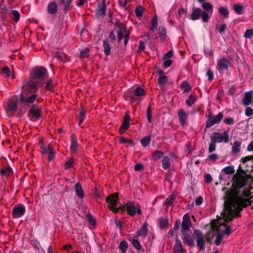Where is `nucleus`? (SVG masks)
<instances>
[{"label":"nucleus","mask_w":253,"mask_h":253,"mask_svg":"<svg viewBox=\"0 0 253 253\" xmlns=\"http://www.w3.org/2000/svg\"><path fill=\"white\" fill-rule=\"evenodd\" d=\"M252 175L247 174L240 165L232 179L231 189L225 193L223 197V206L228 217L239 215L238 212L250 205V201L247 198L251 194L248 189V183Z\"/></svg>","instance_id":"nucleus-1"},{"label":"nucleus","mask_w":253,"mask_h":253,"mask_svg":"<svg viewBox=\"0 0 253 253\" xmlns=\"http://www.w3.org/2000/svg\"><path fill=\"white\" fill-rule=\"evenodd\" d=\"M119 194L114 193L110 194L106 198L109 209L114 213H118L120 210L125 211L130 216H133L136 214L140 215L141 211L140 205H135L133 202H128L123 206L118 205Z\"/></svg>","instance_id":"nucleus-2"},{"label":"nucleus","mask_w":253,"mask_h":253,"mask_svg":"<svg viewBox=\"0 0 253 253\" xmlns=\"http://www.w3.org/2000/svg\"><path fill=\"white\" fill-rule=\"evenodd\" d=\"M223 211L222 213V218L218 220L217 224L213 225L211 226V228L213 230L218 232L214 241V244L217 246H219L222 242L223 236L224 234L229 235L231 233V228L230 226L228 225V222H231L235 217H240V212L238 213L239 215H236L233 217H229L226 214V210L225 206H223Z\"/></svg>","instance_id":"nucleus-3"},{"label":"nucleus","mask_w":253,"mask_h":253,"mask_svg":"<svg viewBox=\"0 0 253 253\" xmlns=\"http://www.w3.org/2000/svg\"><path fill=\"white\" fill-rule=\"evenodd\" d=\"M210 232H208L204 235L200 229H195L193 233V238L196 241L197 246L200 251H203L205 249V240L208 243H211L212 237H210Z\"/></svg>","instance_id":"nucleus-4"},{"label":"nucleus","mask_w":253,"mask_h":253,"mask_svg":"<svg viewBox=\"0 0 253 253\" xmlns=\"http://www.w3.org/2000/svg\"><path fill=\"white\" fill-rule=\"evenodd\" d=\"M201 17L203 22H207L210 20L211 16L207 12L202 11L199 8L193 7L190 18L193 21L197 20Z\"/></svg>","instance_id":"nucleus-5"},{"label":"nucleus","mask_w":253,"mask_h":253,"mask_svg":"<svg viewBox=\"0 0 253 253\" xmlns=\"http://www.w3.org/2000/svg\"><path fill=\"white\" fill-rule=\"evenodd\" d=\"M38 89L36 80L31 77L29 81L23 85L22 90L23 93L27 94L30 93H35L38 90Z\"/></svg>","instance_id":"nucleus-6"},{"label":"nucleus","mask_w":253,"mask_h":253,"mask_svg":"<svg viewBox=\"0 0 253 253\" xmlns=\"http://www.w3.org/2000/svg\"><path fill=\"white\" fill-rule=\"evenodd\" d=\"M106 10L105 0L98 1L95 10V18L97 19L104 18L106 14Z\"/></svg>","instance_id":"nucleus-7"},{"label":"nucleus","mask_w":253,"mask_h":253,"mask_svg":"<svg viewBox=\"0 0 253 253\" xmlns=\"http://www.w3.org/2000/svg\"><path fill=\"white\" fill-rule=\"evenodd\" d=\"M211 141H214L215 143L224 142L227 143L229 141V135L227 131H224L222 133L219 132H214L212 135L210 136Z\"/></svg>","instance_id":"nucleus-8"},{"label":"nucleus","mask_w":253,"mask_h":253,"mask_svg":"<svg viewBox=\"0 0 253 253\" xmlns=\"http://www.w3.org/2000/svg\"><path fill=\"white\" fill-rule=\"evenodd\" d=\"M28 116L31 121L35 122L42 116V111L37 105H33L28 112Z\"/></svg>","instance_id":"nucleus-9"},{"label":"nucleus","mask_w":253,"mask_h":253,"mask_svg":"<svg viewBox=\"0 0 253 253\" xmlns=\"http://www.w3.org/2000/svg\"><path fill=\"white\" fill-rule=\"evenodd\" d=\"M223 118V113L219 112L216 116L209 115L206 123V128H210L215 124H219Z\"/></svg>","instance_id":"nucleus-10"},{"label":"nucleus","mask_w":253,"mask_h":253,"mask_svg":"<svg viewBox=\"0 0 253 253\" xmlns=\"http://www.w3.org/2000/svg\"><path fill=\"white\" fill-rule=\"evenodd\" d=\"M47 73L46 68L42 66H38L33 69L31 77L36 80H42Z\"/></svg>","instance_id":"nucleus-11"},{"label":"nucleus","mask_w":253,"mask_h":253,"mask_svg":"<svg viewBox=\"0 0 253 253\" xmlns=\"http://www.w3.org/2000/svg\"><path fill=\"white\" fill-rule=\"evenodd\" d=\"M230 65V61L226 58L222 57L217 61L216 69L220 74H223L224 71H227Z\"/></svg>","instance_id":"nucleus-12"},{"label":"nucleus","mask_w":253,"mask_h":253,"mask_svg":"<svg viewBox=\"0 0 253 253\" xmlns=\"http://www.w3.org/2000/svg\"><path fill=\"white\" fill-rule=\"evenodd\" d=\"M181 225V233L186 232V231L189 230L191 226V222L188 213H186L183 215Z\"/></svg>","instance_id":"nucleus-13"},{"label":"nucleus","mask_w":253,"mask_h":253,"mask_svg":"<svg viewBox=\"0 0 253 253\" xmlns=\"http://www.w3.org/2000/svg\"><path fill=\"white\" fill-rule=\"evenodd\" d=\"M115 25L118 35L117 41L118 42H120L124 37L123 32L126 31V26L120 23H116Z\"/></svg>","instance_id":"nucleus-14"},{"label":"nucleus","mask_w":253,"mask_h":253,"mask_svg":"<svg viewBox=\"0 0 253 253\" xmlns=\"http://www.w3.org/2000/svg\"><path fill=\"white\" fill-rule=\"evenodd\" d=\"M130 117L128 113H126L124 117L123 122L119 128L120 133H123L129 127Z\"/></svg>","instance_id":"nucleus-15"},{"label":"nucleus","mask_w":253,"mask_h":253,"mask_svg":"<svg viewBox=\"0 0 253 253\" xmlns=\"http://www.w3.org/2000/svg\"><path fill=\"white\" fill-rule=\"evenodd\" d=\"M242 103L245 106H248L253 103V90H250L245 93Z\"/></svg>","instance_id":"nucleus-16"},{"label":"nucleus","mask_w":253,"mask_h":253,"mask_svg":"<svg viewBox=\"0 0 253 253\" xmlns=\"http://www.w3.org/2000/svg\"><path fill=\"white\" fill-rule=\"evenodd\" d=\"M183 243L188 246L193 247L195 246L192 236L186 232L181 233Z\"/></svg>","instance_id":"nucleus-17"},{"label":"nucleus","mask_w":253,"mask_h":253,"mask_svg":"<svg viewBox=\"0 0 253 253\" xmlns=\"http://www.w3.org/2000/svg\"><path fill=\"white\" fill-rule=\"evenodd\" d=\"M38 97V95L36 94H33L27 98H25L24 95L21 93L20 96V102L22 105H24L25 103L29 104L33 103L36 99Z\"/></svg>","instance_id":"nucleus-18"},{"label":"nucleus","mask_w":253,"mask_h":253,"mask_svg":"<svg viewBox=\"0 0 253 253\" xmlns=\"http://www.w3.org/2000/svg\"><path fill=\"white\" fill-rule=\"evenodd\" d=\"M177 115L180 124L184 126L186 124L187 120V116L185 112L183 109H180L178 110Z\"/></svg>","instance_id":"nucleus-19"},{"label":"nucleus","mask_w":253,"mask_h":253,"mask_svg":"<svg viewBox=\"0 0 253 253\" xmlns=\"http://www.w3.org/2000/svg\"><path fill=\"white\" fill-rule=\"evenodd\" d=\"M47 9L49 14H55L57 12L58 6L55 1H52L48 3Z\"/></svg>","instance_id":"nucleus-20"},{"label":"nucleus","mask_w":253,"mask_h":253,"mask_svg":"<svg viewBox=\"0 0 253 253\" xmlns=\"http://www.w3.org/2000/svg\"><path fill=\"white\" fill-rule=\"evenodd\" d=\"M56 83L53 80L49 79L46 81L44 88L48 91L53 92Z\"/></svg>","instance_id":"nucleus-21"},{"label":"nucleus","mask_w":253,"mask_h":253,"mask_svg":"<svg viewBox=\"0 0 253 253\" xmlns=\"http://www.w3.org/2000/svg\"><path fill=\"white\" fill-rule=\"evenodd\" d=\"M16 110V101L9 100L7 103V113L8 116L12 115V112Z\"/></svg>","instance_id":"nucleus-22"},{"label":"nucleus","mask_w":253,"mask_h":253,"mask_svg":"<svg viewBox=\"0 0 253 253\" xmlns=\"http://www.w3.org/2000/svg\"><path fill=\"white\" fill-rule=\"evenodd\" d=\"M75 191L77 196L80 199L84 197V193L80 182H77L75 185Z\"/></svg>","instance_id":"nucleus-23"},{"label":"nucleus","mask_w":253,"mask_h":253,"mask_svg":"<svg viewBox=\"0 0 253 253\" xmlns=\"http://www.w3.org/2000/svg\"><path fill=\"white\" fill-rule=\"evenodd\" d=\"M173 253H181L183 251L181 242L177 237H176L175 239V243L173 247Z\"/></svg>","instance_id":"nucleus-24"},{"label":"nucleus","mask_w":253,"mask_h":253,"mask_svg":"<svg viewBox=\"0 0 253 253\" xmlns=\"http://www.w3.org/2000/svg\"><path fill=\"white\" fill-rule=\"evenodd\" d=\"M78 139L76 136L73 134L71 135V140L70 149L73 152H76L77 150L78 145L77 144Z\"/></svg>","instance_id":"nucleus-25"},{"label":"nucleus","mask_w":253,"mask_h":253,"mask_svg":"<svg viewBox=\"0 0 253 253\" xmlns=\"http://www.w3.org/2000/svg\"><path fill=\"white\" fill-rule=\"evenodd\" d=\"M72 0H59V4L63 5V10L65 13H67L70 9V5Z\"/></svg>","instance_id":"nucleus-26"},{"label":"nucleus","mask_w":253,"mask_h":253,"mask_svg":"<svg viewBox=\"0 0 253 253\" xmlns=\"http://www.w3.org/2000/svg\"><path fill=\"white\" fill-rule=\"evenodd\" d=\"M201 7L205 10V12L208 13V14H210L209 15H211L213 11V7L210 2H203L201 4Z\"/></svg>","instance_id":"nucleus-27"},{"label":"nucleus","mask_w":253,"mask_h":253,"mask_svg":"<svg viewBox=\"0 0 253 253\" xmlns=\"http://www.w3.org/2000/svg\"><path fill=\"white\" fill-rule=\"evenodd\" d=\"M147 222H145L141 227L137 231V236H145L147 233Z\"/></svg>","instance_id":"nucleus-28"},{"label":"nucleus","mask_w":253,"mask_h":253,"mask_svg":"<svg viewBox=\"0 0 253 253\" xmlns=\"http://www.w3.org/2000/svg\"><path fill=\"white\" fill-rule=\"evenodd\" d=\"M13 170L9 166L5 167L3 169H2L0 170L1 174L6 176H9L13 174Z\"/></svg>","instance_id":"nucleus-29"},{"label":"nucleus","mask_w":253,"mask_h":253,"mask_svg":"<svg viewBox=\"0 0 253 253\" xmlns=\"http://www.w3.org/2000/svg\"><path fill=\"white\" fill-rule=\"evenodd\" d=\"M242 144V141H236L234 142L232 147V152L234 154H237L240 150V146Z\"/></svg>","instance_id":"nucleus-30"},{"label":"nucleus","mask_w":253,"mask_h":253,"mask_svg":"<svg viewBox=\"0 0 253 253\" xmlns=\"http://www.w3.org/2000/svg\"><path fill=\"white\" fill-rule=\"evenodd\" d=\"M162 162V167L164 169H169L170 166V160L169 157L165 156L163 157Z\"/></svg>","instance_id":"nucleus-31"},{"label":"nucleus","mask_w":253,"mask_h":253,"mask_svg":"<svg viewBox=\"0 0 253 253\" xmlns=\"http://www.w3.org/2000/svg\"><path fill=\"white\" fill-rule=\"evenodd\" d=\"M103 47L105 55H109L110 54L111 48L107 41L105 40L103 42Z\"/></svg>","instance_id":"nucleus-32"},{"label":"nucleus","mask_w":253,"mask_h":253,"mask_svg":"<svg viewBox=\"0 0 253 253\" xmlns=\"http://www.w3.org/2000/svg\"><path fill=\"white\" fill-rule=\"evenodd\" d=\"M164 155V153L162 151L160 150H156L152 154V159L154 160L155 161H156L161 158L163 157Z\"/></svg>","instance_id":"nucleus-33"},{"label":"nucleus","mask_w":253,"mask_h":253,"mask_svg":"<svg viewBox=\"0 0 253 253\" xmlns=\"http://www.w3.org/2000/svg\"><path fill=\"white\" fill-rule=\"evenodd\" d=\"M244 158H242L241 159V162L243 163L244 165L245 166V171L249 172V171H253V164H252L251 163V161H248L247 162H246L245 163H244L243 159Z\"/></svg>","instance_id":"nucleus-34"},{"label":"nucleus","mask_w":253,"mask_h":253,"mask_svg":"<svg viewBox=\"0 0 253 253\" xmlns=\"http://www.w3.org/2000/svg\"><path fill=\"white\" fill-rule=\"evenodd\" d=\"M25 212V206L23 205H17V217L22 216Z\"/></svg>","instance_id":"nucleus-35"},{"label":"nucleus","mask_w":253,"mask_h":253,"mask_svg":"<svg viewBox=\"0 0 253 253\" xmlns=\"http://www.w3.org/2000/svg\"><path fill=\"white\" fill-rule=\"evenodd\" d=\"M218 12L221 16H223L224 18H227L229 16V11L226 7L221 6L218 8Z\"/></svg>","instance_id":"nucleus-36"},{"label":"nucleus","mask_w":253,"mask_h":253,"mask_svg":"<svg viewBox=\"0 0 253 253\" xmlns=\"http://www.w3.org/2000/svg\"><path fill=\"white\" fill-rule=\"evenodd\" d=\"M158 32L160 38L161 40L164 41L166 38L167 32L166 28L163 26L160 27L158 29Z\"/></svg>","instance_id":"nucleus-37"},{"label":"nucleus","mask_w":253,"mask_h":253,"mask_svg":"<svg viewBox=\"0 0 253 253\" xmlns=\"http://www.w3.org/2000/svg\"><path fill=\"white\" fill-rule=\"evenodd\" d=\"M181 87L184 92H188L191 89V86L186 81H183L181 84Z\"/></svg>","instance_id":"nucleus-38"},{"label":"nucleus","mask_w":253,"mask_h":253,"mask_svg":"<svg viewBox=\"0 0 253 253\" xmlns=\"http://www.w3.org/2000/svg\"><path fill=\"white\" fill-rule=\"evenodd\" d=\"M130 242H131L133 246L138 251L141 250L142 246L138 240L132 239L131 240H129Z\"/></svg>","instance_id":"nucleus-39"},{"label":"nucleus","mask_w":253,"mask_h":253,"mask_svg":"<svg viewBox=\"0 0 253 253\" xmlns=\"http://www.w3.org/2000/svg\"><path fill=\"white\" fill-rule=\"evenodd\" d=\"M151 141V136L147 135L140 140V142L143 147H146L147 146Z\"/></svg>","instance_id":"nucleus-40"},{"label":"nucleus","mask_w":253,"mask_h":253,"mask_svg":"<svg viewBox=\"0 0 253 253\" xmlns=\"http://www.w3.org/2000/svg\"><path fill=\"white\" fill-rule=\"evenodd\" d=\"M146 94L145 91L140 87H137L134 90L133 95L135 96H140L145 95Z\"/></svg>","instance_id":"nucleus-41"},{"label":"nucleus","mask_w":253,"mask_h":253,"mask_svg":"<svg viewBox=\"0 0 253 253\" xmlns=\"http://www.w3.org/2000/svg\"><path fill=\"white\" fill-rule=\"evenodd\" d=\"M128 247V244L126 241H121L119 245V248L121 249L122 253H126Z\"/></svg>","instance_id":"nucleus-42"},{"label":"nucleus","mask_w":253,"mask_h":253,"mask_svg":"<svg viewBox=\"0 0 253 253\" xmlns=\"http://www.w3.org/2000/svg\"><path fill=\"white\" fill-rule=\"evenodd\" d=\"M175 196L173 195H170L165 200V204L167 207L171 206L175 199Z\"/></svg>","instance_id":"nucleus-43"},{"label":"nucleus","mask_w":253,"mask_h":253,"mask_svg":"<svg viewBox=\"0 0 253 253\" xmlns=\"http://www.w3.org/2000/svg\"><path fill=\"white\" fill-rule=\"evenodd\" d=\"M233 9L235 13L237 14L241 15L243 13V7L239 4H236L234 5Z\"/></svg>","instance_id":"nucleus-44"},{"label":"nucleus","mask_w":253,"mask_h":253,"mask_svg":"<svg viewBox=\"0 0 253 253\" xmlns=\"http://www.w3.org/2000/svg\"><path fill=\"white\" fill-rule=\"evenodd\" d=\"M222 170L227 174H233L235 172L234 167L233 166L226 167L222 169Z\"/></svg>","instance_id":"nucleus-45"},{"label":"nucleus","mask_w":253,"mask_h":253,"mask_svg":"<svg viewBox=\"0 0 253 253\" xmlns=\"http://www.w3.org/2000/svg\"><path fill=\"white\" fill-rule=\"evenodd\" d=\"M143 12V7L142 6H138L136 7L135 10V13L136 16L138 18H140L142 17Z\"/></svg>","instance_id":"nucleus-46"},{"label":"nucleus","mask_w":253,"mask_h":253,"mask_svg":"<svg viewBox=\"0 0 253 253\" xmlns=\"http://www.w3.org/2000/svg\"><path fill=\"white\" fill-rule=\"evenodd\" d=\"M54 57L57 58L59 60L65 61V54L61 51H57L54 53Z\"/></svg>","instance_id":"nucleus-47"},{"label":"nucleus","mask_w":253,"mask_h":253,"mask_svg":"<svg viewBox=\"0 0 253 253\" xmlns=\"http://www.w3.org/2000/svg\"><path fill=\"white\" fill-rule=\"evenodd\" d=\"M150 24L151 26L150 27V29L151 31H154V29H156L157 26V17L156 16L152 18L151 20Z\"/></svg>","instance_id":"nucleus-48"},{"label":"nucleus","mask_w":253,"mask_h":253,"mask_svg":"<svg viewBox=\"0 0 253 253\" xmlns=\"http://www.w3.org/2000/svg\"><path fill=\"white\" fill-rule=\"evenodd\" d=\"M86 218L89 224L91 226H95L96 224V220L94 217L90 214H86Z\"/></svg>","instance_id":"nucleus-49"},{"label":"nucleus","mask_w":253,"mask_h":253,"mask_svg":"<svg viewBox=\"0 0 253 253\" xmlns=\"http://www.w3.org/2000/svg\"><path fill=\"white\" fill-rule=\"evenodd\" d=\"M160 228L161 229H165L168 225V220L166 218H160Z\"/></svg>","instance_id":"nucleus-50"},{"label":"nucleus","mask_w":253,"mask_h":253,"mask_svg":"<svg viewBox=\"0 0 253 253\" xmlns=\"http://www.w3.org/2000/svg\"><path fill=\"white\" fill-rule=\"evenodd\" d=\"M120 142L121 143H128L129 145L131 146H134L135 145V143L131 140H128L126 139L124 137H121L120 138Z\"/></svg>","instance_id":"nucleus-51"},{"label":"nucleus","mask_w":253,"mask_h":253,"mask_svg":"<svg viewBox=\"0 0 253 253\" xmlns=\"http://www.w3.org/2000/svg\"><path fill=\"white\" fill-rule=\"evenodd\" d=\"M89 49L85 48L84 49H83L80 51V57L82 58H87L89 57V54H88Z\"/></svg>","instance_id":"nucleus-52"},{"label":"nucleus","mask_w":253,"mask_h":253,"mask_svg":"<svg viewBox=\"0 0 253 253\" xmlns=\"http://www.w3.org/2000/svg\"><path fill=\"white\" fill-rule=\"evenodd\" d=\"M196 100V97L192 94L189 96L188 99L186 100V103L189 106H191Z\"/></svg>","instance_id":"nucleus-53"},{"label":"nucleus","mask_w":253,"mask_h":253,"mask_svg":"<svg viewBox=\"0 0 253 253\" xmlns=\"http://www.w3.org/2000/svg\"><path fill=\"white\" fill-rule=\"evenodd\" d=\"M244 36L246 39H251L253 37V29H250L247 30L244 34Z\"/></svg>","instance_id":"nucleus-54"},{"label":"nucleus","mask_w":253,"mask_h":253,"mask_svg":"<svg viewBox=\"0 0 253 253\" xmlns=\"http://www.w3.org/2000/svg\"><path fill=\"white\" fill-rule=\"evenodd\" d=\"M215 149H216V143L212 140L211 141V142L209 144V148H208L209 153H211L212 152H213V151H214L215 150Z\"/></svg>","instance_id":"nucleus-55"},{"label":"nucleus","mask_w":253,"mask_h":253,"mask_svg":"<svg viewBox=\"0 0 253 253\" xmlns=\"http://www.w3.org/2000/svg\"><path fill=\"white\" fill-rule=\"evenodd\" d=\"M152 111H151V107L150 106L147 107V119L149 123L152 122Z\"/></svg>","instance_id":"nucleus-56"},{"label":"nucleus","mask_w":253,"mask_h":253,"mask_svg":"<svg viewBox=\"0 0 253 253\" xmlns=\"http://www.w3.org/2000/svg\"><path fill=\"white\" fill-rule=\"evenodd\" d=\"M74 161L72 159H69L67 162L65 163V169H69L73 167Z\"/></svg>","instance_id":"nucleus-57"},{"label":"nucleus","mask_w":253,"mask_h":253,"mask_svg":"<svg viewBox=\"0 0 253 253\" xmlns=\"http://www.w3.org/2000/svg\"><path fill=\"white\" fill-rule=\"evenodd\" d=\"M168 81L167 77L166 76H162L158 79V83L160 85L166 84Z\"/></svg>","instance_id":"nucleus-58"},{"label":"nucleus","mask_w":253,"mask_h":253,"mask_svg":"<svg viewBox=\"0 0 253 253\" xmlns=\"http://www.w3.org/2000/svg\"><path fill=\"white\" fill-rule=\"evenodd\" d=\"M223 122L227 125H232L235 123L233 118L232 117H228L226 119H225L223 120Z\"/></svg>","instance_id":"nucleus-59"},{"label":"nucleus","mask_w":253,"mask_h":253,"mask_svg":"<svg viewBox=\"0 0 253 253\" xmlns=\"http://www.w3.org/2000/svg\"><path fill=\"white\" fill-rule=\"evenodd\" d=\"M206 75L208 78V80L211 81L213 79V73L211 69H208Z\"/></svg>","instance_id":"nucleus-60"},{"label":"nucleus","mask_w":253,"mask_h":253,"mask_svg":"<svg viewBox=\"0 0 253 253\" xmlns=\"http://www.w3.org/2000/svg\"><path fill=\"white\" fill-rule=\"evenodd\" d=\"M218 159V156L216 154H212L208 157V159L212 162H215Z\"/></svg>","instance_id":"nucleus-61"},{"label":"nucleus","mask_w":253,"mask_h":253,"mask_svg":"<svg viewBox=\"0 0 253 253\" xmlns=\"http://www.w3.org/2000/svg\"><path fill=\"white\" fill-rule=\"evenodd\" d=\"M245 114L247 116H251L253 115V109L251 107H247L245 109Z\"/></svg>","instance_id":"nucleus-62"},{"label":"nucleus","mask_w":253,"mask_h":253,"mask_svg":"<svg viewBox=\"0 0 253 253\" xmlns=\"http://www.w3.org/2000/svg\"><path fill=\"white\" fill-rule=\"evenodd\" d=\"M2 73L5 75L6 77H8L9 76L10 70L7 66L4 67L2 69Z\"/></svg>","instance_id":"nucleus-63"},{"label":"nucleus","mask_w":253,"mask_h":253,"mask_svg":"<svg viewBox=\"0 0 253 253\" xmlns=\"http://www.w3.org/2000/svg\"><path fill=\"white\" fill-rule=\"evenodd\" d=\"M144 168L143 165L141 163H138L135 165L134 170L135 171H141Z\"/></svg>","instance_id":"nucleus-64"}]
</instances>
